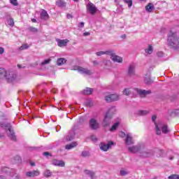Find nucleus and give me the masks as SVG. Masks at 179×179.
<instances>
[{
    "label": "nucleus",
    "mask_w": 179,
    "mask_h": 179,
    "mask_svg": "<svg viewBox=\"0 0 179 179\" xmlns=\"http://www.w3.org/2000/svg\"><path fill=\"white\" fill-rule=\"evenodd\" d=\"M128 150L130 153H140L141 157H150L153 155L152 150L145 149V145L143 144L129 147Z\"/></svg>",
    "instance_id": "obj_1"
},
{
    "label": "nucleus",
    "mask_w": 179,
    "mask_h": 179,
    "mask_svg": "<svg viewBox=\"0 0 179 179\" xmlns=\"http://www.w3.org/2000/svg\"><path fill=\"white\" fill-rule=\"evenodd\" d=\"M156 118H157V116L156 115H154L152 117V121L154 122L155 126V132L157 135H162V134H167L170 132V129H169V127L167 124L159 122L158 123L156 122Z\"/></svg>",
    "instance_id": "obj_2"
},
{
    "label": "nucleus",
    "mask_w": 179,
    "mask_h": 179,
    "mask_svg": "<svg viewBox=\"0 0 179 179\" xmlns=\"http://www.w3.org/2000/svg\"><path fill=\"white\" fill-rule=\"evenodd\" d=\"M0 127L7 129L8 136L11 139V141H16V135H15V131H13L12 127H10V124L6 122V117L0 116Z\"/></svg>",
    "instance_id": "obj_3"
},
{
    "label": "nucleus",
    "mask_w": 179,
    "mask_h": 179,
    "mask_svg": "<svg viewBox=\"0 0 179 179\" xmlns=\"http://www.w3.org/2000/svg\"><path fill=\"white\" fill-rule=\"evenodd\" d=\"M167 44L171 48H177L179 45V35L176 32L170 31L168 34Z\"/></svg>",
    "instance_id": "obj_4"
},
{
    "label": "nucleus",
    "mask_w": 179,
    "mask_h": 179,
    "mask_svg": "<svg viewBox=\"0 0 179 179\" xmlns=\"http://www.w3.org/2000/svg\"><path fill=\"white\" fill-rule=\"evenodd\" d=\"M0 79H5L8 83H12L16 79V76L9 71H6L3 68H0Z\"/></svg>",
    "instance_id": "obj_5"
},
{
    "label": "nucleus",
    "mask_w": 179,
    "mask_h": 179,
    "mask_svg": "<svg viewBox=\"0 0 179 179\" xmlns=\"http://www.w3.org/2000/svg\"><path fill=\"white\" fill-rule=\"evenodd\" d=\"M73 71H78L79 73H81L82 75H85L86 76H89L93 73L91 70L89 69L83 68L82 66H76L73 67Z\"/></svg>",
    "instance_id": "obj_6"
},
{
    "label": "nucleus",
    "mask_w": 179,
    "mask_h": 179,
    "mask_svg": "<svg viewBox=\"0 0 179 179\" xmlns=\"http://www.w3.org/2000/svg\"><path fill=\"white\" fill-rule=\"evenodd\" d=\"M118 100H120V95L117 94H112L105 96L106 103H113V101H118Z\"/></svg>",
    "instance_id": "obj_7"
},
{
    "label": "nucleus",
    "mask_w": 179,
    "mask_h": 179,
    "mask_svg": "<svg viewBox=\"0 0 179 179\" xmlns=\"http://www.w3.org/2000/svg\"><path fill=\"white\" fill-rule=\"evenodd\" d=\"M89 125L90 129H92L93 131H96L100 128V124L97 121V120L94 118H91L89 121Z\"/></svg>",
    "instance_id": "obj_8"
},
{
    "label": "nucleus",
    "mask_w": 179,
    "mask_h": 179,
    "mask_svg": "<svg viewBox=\"0 0 179 179\" xmlns=\"http://www.w3.org/2000/svg\"><path fill=\"white\" fill-rule=\"evenodd\" d=\"M110 59L113 61V62H117V64H122L123 59L122 57L115 55L114 50H110Z\"/></svg>",
    "instance_id": "obj_9"
},
{
    "label": "nucleus",
    "mask_w": 179,
    "mask_h": 179,
    "mask_svg": "<svg viewBox=\"0 0 179 179\" xmlns=\"http://www.w3.org/2000/svg\"><path fill=\"white\" fill-rule=\"evenodd\" d=\"M135 92L139 94L140 97H146L148 94H150L152 93V91L150 90H141L138 88H135Z\"/></svg>",
    "instance_id": "obj_10"
},
{
    "label": "nucleus",
    "mask_w": 179,
    "mask_h": 179,
    "mask_svg": "<svg viewBox=\"0 0 179 179\" xmlns=\"http://www.w3.org/2000/svg\"><path fill=\"white\" fill-rule=\"evenodd\" d=\"M114 145V143L113 141H109L107 143H101L100 144V149L101 150H103V152H107L111 146Z\"/></svg>",
    "instance_id": "obj_11"
},
{
    "label": "nucleus",
    "mask_w": 179,
    "mask_h": 179,
    "mask_svg": "<svg viewBox=\"0 0 179 179\" xmlns=\"http://www.w3.org/2000/svg\"><path fill=\"white\" fill-rule=\"evenodd\" d=\"M75 129H76V127L69 131V134L66 136V141H67V142H71V141H73V139L75 138V135H76Z\"/></svg>",
    "instance_id": "obj_12"
},
{
    "label": "nucleus",
    "mask_w": 179,
    "mask_h": 179,
    "mask_svg": "<svg viewBox=\"0 0 179 179\" xmlns=\"http://www.w3.org/2000/svg\"><path fill=\"white\" fill-rule=\"evenodd\" d=\"M136 75V71H135V65L134 64H130L128 67V71H127V76L129 78H132Z\"/></svg>",
    "instance_id": "obj_13"
},
{
    "label": "nucleus",
    "mask_w": 179,
    "mask_h": 179,
    "mask_svg": "<svg viewBox=\"0 0 179 179\" xmlns=\"http://www.w3.org/2000/svg\"><path fill=\"white\" fill-rule=\"evenodd\" d=\"M110 124H111V116L105 115L102 122V127H103V128H106V127H109Z\"/></svg>",
    "instance_id": "obj_14"
},
{
    "label": "nucleus",
    "mask_w": 179,
    "mask_h": 179,
    "mask_svg": "<svg viewBox=\"0 0 179 179\" xmlns=\"http://www.w3.org/2000/svg\"><path fill=\"white\" fill-rule=\"evenodd\" d=\"M87 10H88L91 15H94V13L97 12V8L92 3H90L87 6Z\"/></svg>",
    "instance_id": "obj_15"
},
{
    "label": "nucleus",
    "mask_w": 179,
    "mask_h": 179,
    "mask_svg": "<svg viewBox=\"0 0 179 179\" xmlns=\"http://www.w3.org/2000/svg\"><path fill=\"white\" fill-rule=\"evenodd\" d=\"M52 164L57 167H65V162L59 159H53L52 161Z\"/></svg>",
    "instance_id": "obj_16"
},
{
    "label": "nucleus",
    "mask_w": 179,
    "mask_h": 179,
    "mask_svg": "<svg viewBox=\"0 0 179 179\" xmlns=\"http://www.w3.org/2000/svg\"><path fill=\"white\" fill-rule=\"evenodd\" d=\"M57 45L59 47H66V45L68 44V43H69V40L68 39H57Z\"/></svg>",
    "instance_id": "obj_17"
},
{
    "label": "nucleus",
    "mask_w": 179,
    "mask_h": 179,
    "mask_svg": "<svg viewBox=\"0 0 179 179\" xmlns=\"http://www.w3.org/2000/svg\"><path fill=\"white\" fill-rule=\"evenodd\" d=\"M115 111H117V110L115 109V107L112 106L108 110V111L106 113V115H108V117H110L111 118L113 115L115 114Z\"/></svg>",
    "instance_id": "obj_18"
},
{
    "label": "nucleus",
    "mask_w": 179,
    "mask_h": 179,
    "mask_svg": "<svg viewBox=\"0 0 179 179\" xmlns=\"http://www.w3.org/2000/svg\"><path fill=\"white\" fill-rule=\"evenodd\" d=\"M125 143L127 145H134V139L132 138V134H127L125 139Z\"/></svg>",
    "instance_id": "obj_19"
},
{
    "label": "nucleus",
    "mask_w": 179,
    "mask_h": 179,
    "mask_svg": "<svg viewBox=\"0 0 179 179\" xmlns=\"http://www.w3.org/2000/svg\"><path fill=\"white\" fill-rule=\"evenodd\" d=\"M27 177H37L40 176V171H32L27 172L26 173Z\"/></svg>",
    "instance_id": "obj_20"
},
{
    "label": "nucleus",
    "mask_w": 179,
    "mask_h": 179,
    "mask_svg": "<svg viewBox=\"0 0 179 179\" xmlns=\"http://www.w3.org/2000/svg\"><path fill=\"white\" fill-rule=\"evenodd\" d=\"M41 17L43 20H47L48 17H50V15H48V13L45 10H42L41 13Z\"/></svg>",
    "instance_id": "obj_21"
},
{
    "label": "nucleus",
    "mask_w": 179,
    "mask_h": 179,
    "mask_svg": "<svg viewBox=\"0 0 179 179\" xmlns=\"http://www.w3.org/2000/svg\"><path fill=\"white\" fill-rule=\"evenodd\" d=\"M134 92H135V89L126 88L123 91V94H124V96H129V94H132Z\"/></svg>",
    "instance_id": "obj_22"
},
{
    "label": "nucleus",
    "mask_w": 179,
    "mask_h": 179,
    "mask_svg": "<svg viewBox=\"0 0 179 179\" xmlns=\"http://www.w3.org/2000/svg\"><path fill=\"white\" fill-rule=\"evenodd\" d=\"M78 146V143L76 142H73L70 144H68L65 146V150H71V149H73V148H76Z\"/></svg>",
    "instance_id": "obj_23"
},
{
    "label": "nucleus",
    "mask_w": 179,
    "mask_h": 179,
    "mask_svg": "<svg viewBox=\"0 0 179 179\" xmlns=\"http://www.w3.org/2000/svg\"><path fill=\"white\" fill-rule=\"evenodd\" d=\"M56 5L57 6H59V8H65V6H66V3L62 0H57L56 1Z\"/></svg>",
    "instance_id": "obj_24"
},
{
    "label": "nucleus",
    "mask_w": 179,
    "mask_h": 179,
    "mask_svg": "<svg viewBox=\"0 0 179 179\" xmlns=\"http://www.w3.org/2000/svg\"><path fill=\"white\" fill-rule=\"evenodd\" d=\"M111 52V50H107V51H100V52H97L96 54L97 55V57H101V55H110Z\"/></svg>",
    "instance_id": "obj_25"
},
{
    "label": "nucleus",
    "mask_w": 179,
    "mask_h": 179,
    "mask_svg": "<svg viewBox=\"0 0 179 179\" xmlns=\"http://www.w3.org/2000/svg\"><path fill=\"white\" fill-rule=\"evenodd\" d=\"M153 10H155V6L153 3H150L147 6H145V10L147 12H152Z\"/></svg>",
    "instance_id": "obj_26"
},
{
    "label": "nucleus",
    "mask_w": 179,
    "mask_h": 179,
    "mask_svg": "<svg viewBox=\"0 0 179 179\" xmlns=\"http://www.w3.org/2000/svg\"><path fill=\"white\" fill-rule=\"evenodd\" d=\"M93 90H94L92 88L87 87L83 91H82V94H92V93H93Z\"/></svg>",
    "instance_id": "obj_27"
},
{
    "label": "nucleus",
    "mask_w": 179,
    "mask_h": 179,
    "mask_svg": "<svg viewBox=\"0 0 179 179\" xmlns=\"http://www.w3.org/2000/svg\"><path fill=\"white\" fill-rule=\"evenodd\" d=\"M66 62V59H65L64 58H59L57 60V64L59 66H61V65H64V64H65Z\"/></svg>",
    "instance_id": "obj_28"
},
{
    "label": "nucleus",
    "mask_w": 179,
    "mask_h": 179,
    "mask_svg": "<svg viewBox=\"0 0 179 179\" xmlns=\"http://www.w3.org/2000/svg\"><path fill=\"white\" fill-rule=\"evenodd\" d=\"M144 82L146 85H150L153 81L150 79V76L146 75L144 79Z\"/></svg>",
    "instance_id": "obj_29"
},
{
    "label": "nucleus",
    "mask_w": 179,
    "mask_h": 179,
    "mask_svg": "<svg viewBox=\"0 0 179 179\" xmlns=\"http://www.w3.org/2000/svg\"><path fill=\"white\" fill-rule=\"evenodd\" d=\"M85 174H87V176H89V177H90V178L93 179V178L94 177V172L90 171V170H85L84 171Z\"/></svg>",
    "instance_id": "obj_30"
},
{
    "label": "nucleus",
    "mask_w": 179,
    "mask_h": 179,
    "mask_svg": "<svg viewBox=\"0 0 179 179\" xmlns=\"http://www.w3.org/2000/svg\"><path fill=\"white\" fill-rule=\"evenodd\" d=\"M120 125V122H115L110 129V132H114V131H116L118 128V126Z\"/></svg>",
    "instance_id": "obj_31"
},
{
    "label": "nucleus",
    "mask_w": 179,
    "mask_h": 179,
    "mask_svg": "<svg viewBox=\"0 0 179 179\" xmlns=\"http://www.w3.org/2000/svg\"><path fill=\"white\" fill-rule=\"evenodd\" d=\"M43 176L46 178H48V177H51V176H52V172L48 169H46L43 173Z\"/></svg>",
    "instance_id": "obj_32"
},
{
    "label": "nucleus",
    "mask_w": 179,
    "mask_h": 179,
    "mask_svg": "<svg viewBox=\"0 0 179 179\" xmlns=\"http://www.w3.org/2000/svg\"><path fill=\"white\" fill-rule=\"evenodd\" d=\"M145 52H146V54H152V52H153V46L149 45L148 48L145 50Z\"/></svg>",
    "instance_id": "obj_33"
},
{
    "label": "nucleus",
    "mask_w": 179,
    "mask_h": 179,
    "mask_svg": "<svg viewBox=\"0 0 179 179\" xmlns=\"http://www.w3.org/2000/svg\"><path fill=\"white\" fill-rule=\"evenodd\" d=\"M82 157H90V152L89 151L84 150L81 152Z\"/></svg>",
    "instance_id": "obj_34"
},
{
    "label": "nucleus",
    "mask_w": 179,
    "mask_h": 179,
    "mask_svg": "<svg viewBox=\"0 0 179 179\" xmlns=\"http://www.w3.org/2000/svg\"><path fill=\"white\" fill-rule=\"evenodd\" d=\"M11 171L12 170L8 167H3L1 169L2 173H10Z\"/></svg>",
    "instance_id": "obj_35"
},
{
    "label": "nucleus",
    "mask_w": 179,
    "mask_h": 179,
    "mask_svg": "<svg viewBox=\"0 0 179 179\" xmlns=\"http://www.w3.org/2000/svg\"><path fill=\"white\" fill-rule=\"evenodd\" d=\"M85 106H87V107H92L93 106V101H92L91 99H87L85 101Z\"/></svg>",
    "instance_id": "obj_36"
},
{
    "label": "nucleus",
    "mask_w": 179,
    "mask_h": 179,
    "mask_svg": "<svg viewBox=\"0 0 179 179\" xmlns=\"http://www.w3.org/2000/svg\"><path fill=\"white\" fill-rule=\"evenodd\" d=\"M8 24H9V26H10V27H13L15 26V22L13 21V19L10 18L8 20Z\"/></svg>",
    "instance_id": "obj_37"
},
{
    "label": "nucleus",
    "mask_w": 179,
    "mask_h": 179,
    "mask_svg": "<svg viewBox=\"0 0 179 179\" xmlns=\"http://www.w3.org/2000/svg\"><path fill=\"white\" fill-rule=\"evenodd\" d=\"M138 114H139V115H146L149 114V111L148 110H139Z\"/></svg>",
    "instance_id": "obj_38"
},
{
    "label": "nucleus",
    "mask_w": 179,
    "mask_h": 179,
    "mask_svg": "<svg viewBox=\"0 0 179 179\" xmlns=\"http://www.w3.org/2000/svg\"><path fill=\"white\" fill-rule=\"evenodd\" d=\"M120 176H128L129 174V172H128L126 170H121L120 173Z\"/></svg>",
    "instance_id": "obj_39"
},
{
    "label": "nucleus",
    "mask_w": 179,
    "mask_h": 179,
    "mask_svg": "<svg viewBox=\"0 0 179 179\" xmlns=\"http://www.w3.org/2000/svg\"><path fill=\"white\" fill-rule=\"evenodd\" d=\"M169 179H179V175L173 174L168 177Z\"/></svg>",
    "instance_id": "obj_40"
},
{
    "label": "nucleus",
    "mask_w": 179,
    "mask_h": 179,
    "mask_svg": "<svg viewBox=\"0 0 179 179\" xmlns=\"http://www.w3.org/2000/svg\"><path fill=\"white\" fill-rule=\"evenodd\" d=\"M125 3H127L129 8H131L132 6V0H123Z\"/></svg>",
    "instance_id": "obj_41"
},
{
    "label": "nucleus",
    "mask_w": 179,
    "mask_h": 179,
    "mask_svg": "<svg viewBox=\"0 0 179 179\" xmlns=\"http://www.w3.org/2000/svg\"><path fill=\"white\" fill-rule=\"evenodd\" d=\"M10 3L14 6H17V5H19V3H17V0H10Z\"/></svg>",
    "instance_id": "obj_42"
},
{
    "label": "nucleus",
    "mask_w": 179,
    "mask_h": 179,
    "mask_svg": "<svg viewBox=\"0 0 179 179\" xmlns=\"http://www.w3.org/2000/svg\"><path fill=\"white\" fill-rule=\"evenodd\" d=\"M29 30L30 31H32V33H37V31H38L37 28L33 27H30L29 28Z\"/></svg>",
    "instance_id": "obj_43"
},
{
    "label": "nucleus",
    "mask_w": 179,
    "mask_h": 179,
    "mask_svg": "<svg viewBox=\"0 0 179 179\" xmlns=\"http://www.w3.org/2000/svg\"><path fill=\"white\" fill-rule=\"evenodd\" d=\"M50 62H51V59H45V60L41 63V65H47V64H50Z\"/></svg>",
    "instance_id": "obj_44"
},
{
    "label": "nucleus",
    "mask_w": 179,
    "mask_h": 179,
    "mask_svg": "<svg viewBox=\"0 0 179 179\" xmlns=\"http://www.w3.org/2000/svg\"><path fill=\"white\" fill-rule=\"evenodd\" d=\"M28 48H29L28 44H24L22 46H20V50H27Z\"/></svg>",
    "instance_id": "obj_45"
},
{
    "label": "nucleus",
    "mask_w": 179,
    "mask_h": 179,
    "mask_svg": "<svg viewBox=\"0 0 179 179\" xmlns=\"http://www.w3.org/2000/svg\"><path fill=\"white\" fill-rule=\"evenodd\" d=\"M91 141H92V142H96L97 141V138L96 137V136L92 135L91 136Z\"/></svg>",
    "instance_id": "obj_46"
},
{
    "label": "nucleus",
    "mask_w": 179,
    "mask_h": 179,
    "mask_svg": "<svg viewBox=\"0 0 179 179\" xmlns=\"http://www.w3.org/2000/svg\"><path fill=\"white\" fill-rule=\"evenodd\" d=\"M5 52V49L2 47H0V55H2Z\"/></svg>",
    "instance_id": "obj_47"
},
{
    "label": "nucleus",
    "mask_w": 179,
    "mask_h": 179,
    "mask_svg": "<svg viewBox=\"0 0 179 179\" xmlns=\"http://www.w3.org/2000/svg\"><path fill=\"white\" fill-rule=\"evenodd\" d=\"M157 57H163V55H164V54L163 53V52H159L157 53Z\"/></svg>",
    "instance_id": "obj_48"
},
{
    "label": "nucleus",
    "mask_w": 179,
    "mask_h": 179,
    "mask_svg": "<svg viewBox=\"0 0 179 179\" xmlns=\"http://www.w3.org/2000/svg\"><path fill=\"white\" fill-rule=\"evenodd\" d=\"M120 136H121L122 138H125L126 134H125L124 132L121 131V132L120 133Z\"/></svg>",
    "instance_id": "obj_49"
},
{
    "label": "nucleus",
    "mask_w": 179,
    "mask_h": 179,
    "mask_svg": "<svg viewBox=\"0 0 179 179\" xmlns=\"http://www.w3.org/2000/svg\"><path fill=\"white\" fill-rule=\"evenodd\" d=\"M85 37L90 36V32H84L83 34Z\"/></svg>",
    "instance_id": "obj_50"
},
{
    "label": "nucleus",
    "mask_w": 179,
    "mask_h": 179,
    "mask_svg": "<svg viewBox=\"0 0 179 179\" xmlns=\"http://www.w3.org/2000/svg\"><path fill=\"white\" fill-rule=\"evenodd\" d=\"M43 156H50V152H43Z\"/></svg>",
    "instance_id": "obj_51"
},
{
    "label": "nucleus",
    "mask_w": 179,
    "mask_h": 179,
    "mask_svg": "<svg viewBox=\"0 0 179 179\" xmlns=\"http://www.w3.org/2000/svg\"><path fill=\"white\" fill-rule=\"evenodd\" d=\"M84 26H85V22H81L80 23V27H84Z\"/></svg>",
    "instance_id": "obj_52"
},
{
    "label": "nucleus",
    "mask_w": 179,
    "mask_h": 179,
    "mask_svg": "<svg viewBox=\"0 0 179 179\" xmlns=\"http://www.w3.org/2000/svg\"><path fill=\"white\" fill-rule=\"evenodd\" d=\"M67 19H72V15L68 14L67 15Z\"/></svg>",
    "instance_id": "obj_53"
},
{
    "label": "nucleus",
    "mask_w": 179,
    "mask_h": 179,
    "mask_svg": "<svg viewBox=\"0 0 179 179\" xmlns=\"http://www.w3.org/2000/svg\"><path fill=\"white\" fill-rule=\"evenodd\" d=\"M31 22H32L33 23H36V22H37V20H36V19H34V18H32V19H31Z\"/></svg>",
    "instance_id": "obj_54"
},
{
    "label": "nucleus",
    "mask_w": 179,
    "mask_h": 179,
    "mask_svg": "<svg viewBox=\"0 0 179 179\" xmlns=\"http://www.w3.org/2000/svg\"><path fill=\"white\" fill-rule=\"evenodd\" d=\"M31 166H36V164L34 162H31Z\"/></svg>",
    "instance_id": "obj_55"
},
{
    "label": "nucleus",
    "mask_w": 179,
    "mask_h": 179,
    "mask_svg": "<svg viewBox=\"0 0 179 179\" xmlns=\"http://www.w3.org/2000/svg\"><path fill=\"white\" fill-rule=\"evenodd\" d=\"M15 159H17V160H20V157L17 156V157H15Z\"/></svg>",
    "instance_id": "obj_56"
},
{
    "label": "nucleus",
    "mask_w": 179,
    "mask_h": 179,
    "mask_svg": "<svg viewBox=\"0 0 179 179\" xmlns=\"http://www.w3.org/2000/svg\"><path fill=\"white\" fill-rule=\"evenodd\" d=\"M173 159H174V157H173V156L169 157V160H173Z\"/></svg>",
    "instance_id": "obj_57"
},
{
    "label": "nucleus",
    "mask_w": 179,
    "mask_h": 179,
    "mask_svg": "<svg viewBox=\"0 0 179 179\" xmlns=\"http://www.w3.org/2000/svg\"><path fill=\"white\" fill-rule=\"evenodd\" d=\"M125 37H127V36L125 34L122 36V38H125Z\"/></svg>",
    "instance_id": "obj_58"
},
{
    "label": "nucleus",
    "mask_w": 179,
    "mask_h": 179,
    "mask_svg": "<svg viewBox=\"0 0 179 179\" xmlns=\"http://www.w3.org/2000/svg\"><path fill=\"white\" fill-rule=\"evenodd\" d=\"M17 68L20 69V68H22V66L20 64H18Z\"/></svg>",
    "instance_id": "obj_59"
},
{
    "label": "nucleus",
    "mask_w": 179,
    "mask_h": 179,
    "mask_svg": "<svg viewBox=\"0 0 179 179\" xmlns=\"http://www.w3.org/2000/svg\"><path fill=\"white\" fill-rule=\"evenodd\" d=\"M0 179H5V178L2 176H0Z\"/></svg>",
    "instance_id": "obj_60"
},
{
    "label": "nucleus",
    "mask_w": 179,
    "mask_h": 179,
    "mask_svg": "<svg viewBox=\"0 0 179 179\" xmlns=\"http://www.w3.org/2000/svg\"><path fill=\"white\" fill-rule=\"evenodd\" d=\"M75 2H78L79 0H73Z\"/></svg>",
    "instance_id": "obj_61"
},
{
    "label": "nucleus",
    "mask_w": 179,
    "mask_h": 179,
    "mask_svg": "<svg viewBox=\"0 0 179 179\" xmlns=\"http://www.w3.org/2000/svg\"><path fill=\"white\" fill-rule=\"evenodd\" d=\"M161 153H163V150H160Z\"/></svg>",
    "instance_id": "obj_62"
},
{
    "label": "nucleus",
    "mask_w": 179,
    "mask_h": 179,
    "mask_svg": "<svg viewBox=\"0 0 179 179\" xmlns=\"http://www.w3.org/2000/svg\"><path fill=\"white\" fill-rule=\"evenodd\" d=\"M0 138H2V136H0Z\"/></svg>",
    "instance_id": "obj_63"
},
{
    "label": "nucleus",
    "mask_w": 179,
    "mask_h": 179,
    "mask_svg": "<svg viewBox=\"0 0 179 179\" xmlns=\"http://www.w3.org/2000/svg\"><path fill=\"white\" fill-rule=\"evenodd\" d=\"M141 1H144V0H141Z\"/></svg>",
    "instance_id": "obj_64"
}]
</instances>
